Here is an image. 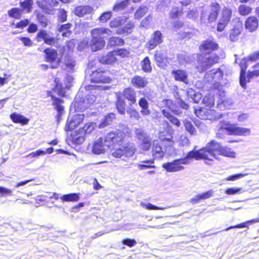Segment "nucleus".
<instances>
[{
  "label": "nucleus",
  "mask_w": 259,
  "mask_h": 259,
  "mask_svg": "<svg viewBox=\"0 0 259 259\" xmlns=\"http://www.w3.org/2000/svg\"><path fill=\"white\" fill-rule=\"evenodd\" d=\"M138 139L140 141V148L143 151H149L152 146V139L143 132H140L137 134Z\"/></svg>",
  "instance_id": "17"
},
{
  "label": "nucleus",
  "mask_w": 259,
  "mask_h": 259,
  "mask_svg": "<svg viewBox=\"0 0 259 259\" xmlns=\"http://www.w3.org/2000/svg\"><path fill=\"white\" fill-rule=\"evenodd\" d=\"M183 14V11L182 9L178 7L173 8L169 13V18L171 19H176L181 17Z\"/></svg>",
  "instance_id": "48"
},
{
  "label": "nucleus",
  "mask_w": 259,
  "mask_h": 259,
  "mask_svg": "<svg viewBox=\"0 0 259 259\" xmlns=\"http://www.w3.org/2000/svg\"><path fill=\"white\" fill-rule=\"evenodd\" d=\"M63 202H77L79 199V194L76 193H72L65 194L61 197Z\"/></svg>",
  "instance_id": "39"
},
{
  "label": "nucleus",
  "mask_w": 259,
  "mask_h": 259,
  "mask_svg": "<svg viewBox=\"0 0 259 259\" xmlns=\"http://www.w3.org/2000/svg\"><path fill=\"white\" fill-rule=\"evenodd\" d=\"M131 84L136 89H144L149 83L148 79L140 75H135L131 78Z\"/></svg>",
  "instance_id": "25"
},
{
  "label": "nucleus",
  "mask_w": 259,
  "mask_h": 259,
  "mask_svg": "<svg viewBox=\"0 0 259 259\" xmlns=\"http://www.w3.org/2000/svg\"><path fill=\"white\" fill-rule=\"evenodd\" d=\"M232 16V9L229 7H224L221 11V17L217 23V30L218 32H222L225 30L231 21Z\"/></svg>",
  "instance_id": "9"
},
{
  "label": "nucleus",
  "mask_w": 259,
  "mask_h": 259,
  "mask_svg": "<svg viewBox=\"0 0 259 259\" xmlns=\"http://www.w3.org/2000/svg\"><path fill=\"white\" fill-rule=\"evenodd\" d=\"M113 50L116 55V57L118 56L122 59L127 58L129 57L130 55V50L126 48H118Z\"/></svg>",
  "instance_id": "46"
},
{
  "label": "nucleus",
  "mask_w": 259,
  "mask_h": 259,
  "mask_svg": "<svg viewBox=\"0 0 259 259\" xmlns=\"http://www.w3.org/2000/svg\"><path fill=\"white\" fill-rule=\"evenodd\" d=\"M250 60H248V58L247 59L243 58L241 59L239 63V66L240 68L239 82L241 86L244 88H245L246 85V72L248 66V62Z\"/></svg>",
  "instance_id": "22"
},
{
  "label": "nucleus",
  "mask_w": 259,
  "mask_h": 259,
  "mask_svg": "<svg viewBox=\"0 0 259 259\" xmlns=\"http://www.w3.org/2000/svg\"><path fill=\"white\" fill-rule=\"evenodd\" d=\"M134 28V23L129 21L123 27L118 29L116 33L118 35H128L132 33Z\"/></svg>",
  "instance_id": "33"
},
{
  "label": "nucleus",
  "mask_w": 259,
  "mask_h": 259,
  "mask_svg": "<svg viewBox=\"0 0 259 259\" xmlns=\"http://www.w3.org/2000/svg\"><path fill=\"white\" fill-rule=\"evenodd\" d=\"M45 54V61L51 64V68H57L61 62V59L58 57L57 51L54 49L47 48L44 50Z\"/></svg>",
  "instance_id": "11"
},
{
  "label": "nucleus",
  "mask_w": 259,
  "mask_h": 259,
  "mask_svg": "<svg viewBox=\"0 0 259 259\" xmlns=\"http://www.w3.org/2000/svg\"><path fill=\"white\" fill-rule=\"evenodd\" d=\"M162 103L165 107H167L175 114H179L180 112L178 109L176 104L171 100L165 99L162 100Z\"/></svg>",
  "instance_id": "36"
},
{
  "label": "nucleus",
  "mask_w": 259,
  "mask_h": 259,
  "mask_svg": "<svg viewBox=\"0 0 259 259\" xmlns=\"http://www.w3.org/2000/svg\"><path fill=\"white\" fill-rule=\"evenodd\" d=\"M67 12L63 9L59 10L58 15V21L60 23H63L67 21Z\"/></svg>",
  "instance_id": "57"
},
{
  "label": "nucleus",
  "mask_w": 259,
  "mask_h": 259,
  "mask_svg": "<svg viewBox=\"0 0 259 259\" xmlns=\"http://www.w3.org/2000/svg\"><path fill=\"white\" fill-rule=\"evenodd\" d=\"M105 138L100 137L96 140L92 146V152L95 154H101L105 153Z\"/></svg>",
  "instance_id": "27"
},
{
  "label": "nucleus",
  "mask_w": 259,
  "mask_h": 259,
  "mask_svg": "<svg viewBox=\"0 0 259 259\" xmlns=\"http://www.w3.org/2000/svg\"><path fill=\"white\" fill-rule=\"evenodd\" d=\"M142 70L145 73H150L152 70L151 61L148 57H145L141 62Z\"/></svg>",
  "instance_id": "42"
},
{
  "label": "nucleus",
  "mask_w": 259,
  "mask_h": 259,
  "mask_svg": "<svg viewBox=\"0 0 259 259\" xmlns=\"http://www.w3.org/2000/svg\"><path fill=\"white\" fill-rule=\"evenodd\" d=\"M152 19V15H148L142 20V21L140 23V27L143 28L147 27L150 25V22L151 21Z\"/></svg>",
  "instance_id": "61"
},
{
  "label": "nucleus",
  "mask_w": 259,
  "mask_h": 259,
  "mask_svg": "<svg viewBox=\"0 0 259 259\" xmlns=\"http://www.w3.org/2000/svg\"><path fill=\"white\" fill-rule=\"evenodd\" d=\"M47 95L48 97H51L52 100V105L58 112L57 116H61L64 111V107L62 105L64 103V100L54 96L51 91H47Z\"/></svg>",
  "instance_id": "19"
},
{
  "label": "nucleus",
  "mask_w": 259,
  "mask_h": 259,
  "mask_svg": "<svg viewBox=\"0 0 259 259\" xmlns=\"http://www.w3.org/2000/svg\"><path fill=\"white\" fill-rule=\"evenodd\" d=\"M154 58L156 65L161 68L166 67L169 63V58L166 57L160 51L156 50L155 52Z\"/></svg>",
  "instance_id": "23"
},
{
  "label": "nucleus",
  "mask_w": 259,
  "mask_h": 259,
  "mask_svg": "<svg viewBox=\"0 0 259 259\" xmlns=\"http://www.w3.org/2000/svg\"><path fill=\"white\" fill-rule=\"evenodd\" d=\"M189 158L186 156L182 158L175 159L171 162H168L163 164L162 167L167 172H176L181 171L184 169L183 165L187 164L189 163Z\"/></svg>",
  "instance_id": "10"
},
{
  "label": "nucleus",
  "mask_w": 259,
  "mask_h": 259,
  "mask_svg": "<svg viewBox=\"0 0 259 259\" xmlns=\"http://www.w3.org/2000/svg\"><path fill=\"white\" fill-rule=\"evenodd\" d=\"M112 74L110 70L99 67L92 71L90 74V80L92 83H109L112 80Z\"/></svg>",
  "instance_id": "6"
},
{
  "label": "nucleus",
  "mask_w": 259,
  "mask_h": 259,
  "mask_svg": "<svg viewBox=\"0 0 259 259\" xmlns=\"http://www.w3.org/2000/svg\"><path fill=\"white\" fill-rule=\"evenodd\" d=\"M116 116L114 113H109L107 114L99 125L100 127H105L111 124L113 120L115 119Z\"/></svg>",
  "instance_id": "37"
},
{
  "label": "nucleus",
  "mask_w": 259,
  "mask_h": 259,
  "mask_svg": "<svg viewBox=\"0 0 259 259\" xmlns=\"http://www.w3.org/2000/svg\"><path fill=\"white\" fill-rule=\"evenodd\" d=\"M148 12V8L146 6H141L136 11L134 14L135 19L140 20L144 17Z\"/></svg>",
  "instance_id": "40"
},
{
  "label": "nucleus",
  "mask_w": 259,
  "mask_h": 259,
  "mask_svg": "<svg viewBox=\"0 0 259 259\" xmlns=\"http://www.w3.org/2000/svg\"><path fill=\"white\" fill-rule=\"evenodd\" d=\"M136 148L135 146L130 143H127L121 147L116 149L112 155L115 158H120L122 156L130 157H132L135 153Z\"/></svg>",
  "instance_id": "12"
},
{
  "label": "nucleus",
  "mask_w": 259,
  "mask_h": 259,
  "mask_svg": "<svg viewBox=\"0 0 259 259\" xmlns=\"http://www.w3.org/2000/svg\"><path fill=\"white\" fill-rule=\"evenodd\" d=\"M252 12V8L246 5H240L238 7V12L241 16H246Z\"/></svg>",
  "instance_id": "43"
},
{
  "label": "nucleus",
  "mask_w": 259,
  "mask_h": 259,
  "mask_svg": "<svg viewBox=\"0 0 259 259\" xmlns=\"http://www.w3.org/2000/svg\"><path fill=\"white\" fill-rule=\"evenodd\" d=\"M29 22L30 21L28 19H24L16 23L13 22L11 23V25L14 26L15 28L23 29L29 25Z\"/></svg>",
  "instance_id": "49"
},
{
  "label": "nucleus",
  "mask_w": 259,
  "mask_h": 259,
  "mask_svg": "<svg viewBox=\"0 0 259 259\" xmlns=\"http://www.w3.org/2000/svg\"><path fill=\"white\" fill-rule=\"evenodd\" d=\"M218 142L212 140L208 142L205 147L197 150H191L187 153V158L196 160H204L205 161H212L213 158L215 157V146Z\"/></svg>",
  "instance_id": "2"
},
{
  "label": "nucleus",
  "mask_w": 259,
  "mask_h": 259,
  "mask_svg": "<svg viewBox=\"0 0 259 259\" xmlns=\"http://www.w3.org/2000/svg\"><path fill=\"white\" fill-rule=\"evenodd\" d=\"M92 7L89 5L78 6L74 10V14L79 17H83L85 15L91 14L93 11Z\"/></svg>",
  "instance_id": "29"
},
{
  "label": "nucleus",
  "mask_w": 259,
  "mask_h": 259,
  "mask_svg": "<svg viewBox=\"0 0 259 259\" xmlns=\"http://www.w3.org/2000/svg\"><path fill=\"white\" fill-rule=\"evenodd\" d=\"M202 103L204 105L203 107H200L198 109H194V113L196 116L202 119H207L208 118V114L212 113L213 110L211 109L214 106V98L210 95L205 96L202 100Z\"/></svg>",
  "instance_id": "7"
},
{
  "label": "nucleus",
  "mask_w": 259,
  "mask_h": 259,
  "mask_svg": "<svg viewBox=\"0 0 259 259\" xmlns=\"http://www.w3.org/2000/svg\"><path fill=\"white\" fill-rule=\"evenodd\" d=\"M163 42V36L160 30L155 31L146 45V48L151 51L155 49Z\"/></svg>",
  "instance_id": "14"
},
{
  "label": "nucleus",
  "mask_w": 259,
  "mask_h": 259,
  "mask_svg": "<svg viewBox=\"0 0 259 259\" xmlns=\"http://www.w3.org/2000/svg\"><path fill=\"white\" fill-rule=\"evenodd\" d=\"M127 18L123 21L122 19H114L110 22L109 26L111 28H117L120 27L124 22Z\"/></svg>",
  "instance_id": "56"
},
{
  "label": "nucleus",
  "mask_w": 259,
  "mask_h": 259,
  "mask_svg": "<svg viewBox=\"0 0 259 259\" xmlns=\"http://www.w3.org/2000/svg\"><path fill=\"white\" fill-rule=\"evenodd\" d=\"M162 113L164 117H165L172 124L179 127L181 125V123L179 119L171 115L169 112L163 110Z\"/></svg>",
  "instance_id": "45"
},
{
  "label": "nucleus",
  "mask_w": 259,
  "mask_h": 259,
  "mask_svg": "<svg viewBox=\"0 0 259 259\" xmlns=\"http://www.w3.org/2000/svg\"><path fill=\"white\" fill-rule=\"evenodd\" d=\"M253 69L252 71H248L247 73V77L248 80L253 77L259 76V62L253 65Z\"/></svg>",
  "instance_id": "52"
},
{
  "label": "nucleus",
  "mask_w": 259,
  "mask_h": 259,
  "mask_svg": "<svg viewBox=\"0 0 259 259\" xmlns=\"http://www.w3.org/2000/svg\"><path fill=\"white\" fill-rule=\"evenodd\" d=\"M122 243L126 245L129 247H132L133 246H135L137 242L136 240L135 239H131V238H124L121 241Z\"/></svg>",
  "instance_id": "60"
},
{
  "label": "nucleus",
  "mask_w": 259,
  "mask_h": 259,
  "mask_svg": "<svg viewBox=\"0 0 259 259\" xmlns=\"http://www.w3.org/2000/svg\"><path fill=\"white\" fill-rule=\"evenodd\" d=\"M212 190H209L202 194L196 195L194 197L190 199V202L192 204L198 203L200 200H205L210 198L212 196Z\"/></svg>",
  "instance_id": "35"
},
{
  "label": "nucleus",
  "mask_w": 259,
  "mask_h": 259,
  "mask_svg": "<svg viewBox=\"0 0 259 259\" xmlns=\"http://www.w3.org/2000/svg\"><path fill=\"white\" fill-rule=\"evenodd\" d=\"M214 71L213 72V75L212 76V79L214 81H220L223 79L224 76V72L220 68H218L216 69L212 70Z\"/></svg>",
  "instance_id": "54"
},
{
  "label": "nucleus",
  "mask_w": 259,
  "mask_h": 259,
  "mask_svg": "<svg viewBox=\"0 0 259 259\" xmlns=\"http://www.w3.org/2000/svg\"><path fill=\"white\" fill-rule=\"evenodd\" d=\"M219 48V45L218 43L209 39L203 41L199 47V51L204 54H209Z\"/></svg>",
  "instance_id": "16"
},
{
  "label": "nucleus",
  "mask_w": 259,
  "mask_h": 259,
  "mask_svg": "<svg viewBox=\"0 0 259 259\" xmlns=\"http://www.w3.org/2000/svg\"><path fill=\"white\" fill-rule=\"evenodd\" d=\"M33 0H21L20 6L23 11L29 13L32 11Z\"/></svg>",
  "instance_id": "44"
},
{
  "label": "nucleus",
  "mask_w": 259,
  "mask_h": 259,
  "mask_svg": "<svg viewBox=\"0 0 259 259\" xmlns=\"http://www.w3.org/2000/svg\"><path fill=\"white\" fill-rule=\"evenodd\" d=\"M151 149L152 155L154 159H160L163 158L164 152L157 140L153 141L152 146Z\"/></svg>",
  "instance_id": "24"
},
{
  "label": "nucleus",
  "mask_w": 259,
  "mask_h": 259,
  "mask_svg": "<svg viewBox=\"0 0 259 259\" xmlns=\"http://www.w3.org/2000/svg\"><path fill=\"white\" fill-rule=\"evenodd\" d=\"M219 60V57L217 55L209 56L205 61L199 63L197 68L200 72L205 71L213 65L218 63Z\"/></svg>",
  "instance_id": "20"
},
{
  "label": "nucleus",
  "mask_w": 259,
  "mask_h": 259,
  "mask_svg": "<svg viewBox=\"0 0 259 259\" xmlns=\"http://www.w3.org/2000/svg\"><path fill=\"white\" fill-rule=\"evenodd\" d=\"M23 11L21 8H13L8 11V14L10 17L19 20L22 17Z\"/></svg>",
  "instance_id": "38"
},
{
  "label": "nucleus",
  "mask_w": 259,
  "mask_h": 259,
  "mask_svg": "<svg viewBox=\"0 0 259 259\" xmlns=\"http://www.w3.org/2000/svg\"><path fill=\"white\" fill-rule=\"evenodd\" d=\"M110 30L106 28H96L91 30L92 39L90 46L92 51L101 50L105 45L104 34H108Z\"/></svg>",
  "instance_id": "4"
},
{
  "label": "nucleus",
  "mask_w": 259,
  "mask_h": 259,
  "mask_svg": "<svg viewBox=\"0 0 259 259\" xmlns=\"http://www.w3.org/2000/svg\"><path fill=\"white\" fill-rule=\"evenodd\" d=\"M241 33L240 28L237 27H235L232 28L230 33V39L232 41H235L237 40L239 35Z\"/></svg>",
  "instance_id": "51"
},
{
  "label": "nucleus",
  "mask_w": 259,
  "mask_h": 259,
  "mask_svg": "<svg viewBox=\"0 0 259 259\" xmlns=\"http://www.w3.org/2000/svg\"><path fill=\"white\" fill-rule=\"evenodd\" d=\"M126 134L121 130L117 129L112 131L104 137L105 143L106 147L109 148L114 149L115 147H120L125 142Z\"/></svg>",
  "instance_id": "5"
},
{
  "label": "nucleus",
  "mask_w": 259,
  "mask_h": 259,
  "mask_svg": "<svg viewBox=\"0 0 259 259\" xmlns=\"http://www.w3.org/2000/svg\"><path fill=\"white\" fill-rule=\"evenodd\" d=\"M171 74L175 80L182 82L186 84L189 83L188 75L187 72L183 69H176L171 71Z\"/></svg>",
  "instance_id": "26"
},
{
  "label": "nucleus",
  "mask_w": 259,
  "mask_h": 259,
  "mask_svg": "<svg viewBox=\"0 0 259 259\" xmlns=\"http://www.w3.org/2000/svg\"><path fill=\"white\" fill-rule=\"evenodd\" d=\"M19 39L22 42L23 45L25 47H30L33 46V42L32 40L28 37H19Z\"/></svg>",
  "instance_id": "62"
},
{
  "label": "nucleus",
  "mask_w": 259,
  "mask_h": 259,
  "mask_svg": "<svg viewBox=\"0 0 259 259\" xmlns=\"http://www.w3.org/2000/svg\"><path fill=\"white\" fill-rule=\"evenodd\" d=\"M98 61L102 64L108 65H113L118 62V58L113 50L108 52L106 55L98 57Z\"/></svg>",
  "instance_id": "21"
},
{
  "label": "nucleus",
  "mask_w": 259,
  "mask_h": 259,
  "mask_svg": "<svg viewBox=\"0 0 259 259\" xmlns=\"http://www.w3.org/2000/svg\"><path fill=\"white\" fill-rule=\"evenodd\" d=\"M138 104L141 109L140 113L143 116H147L151 114L149 103L145 98H140L138 101Z\"/></svg>",
  "instance_id": "31"
},
{
  "label": "nucleus",
  "mask_w": 259,
  "mask_h": 259,
  "mask_svg": "<svg viewBox=\"0 0 259 259\" xmlns=\"http://www.w3.org/2000/svg\"><path fill=\"white\" fill-rule=\"evenodd\" d=\"M84 118L83 114H76L70 117H69L65 126V131L69 132L75 130L83 122Z\"/></svg>",
  "instance_id": "13"
},
{
  "label": "nucleus",
  "mask_w": 259,
  "mask_h": 259,
  "mask_svg": "<svg viewBox=\"0 0 259 259\" xmlns=\"http://www.w3.org/2000/svg\"><path fill=\"white\" fill-rule=\"evenodd\" d=\"M72 27V24L70 23H67L61 25L58 28V31L59 32H62V35L63 36H66L67 34H70L71 31L69 29Z\"/></svg>",
  "instance_id": "47"
},
{
  "label": "nucleus",
  "mask_w": 259,
  "mask_h": 259,
  "mask_svg": "<svg viewBox=\"0 0 259 259\" xmlns=\"http://www.w3.org/2000/svg\"><path fill=\"white\" fill-rule=\"evenodd\" d=\"M223 130L227 131L228 135L234 136H246L250 133L249 128L236 126L235 124L227 123L222 125L219 129L216 134L217 138L222 139L224 137Z\"/></svg>",
  "instance_id": "8"
},
{
  "label": "nucleus",
  "mask_w": 259,
  "mask_h": 259,
  "mask_svg": "<svg viewBox=\"0 0 259 259\" xmlns=\"http://www.w3.org/2000/svg\"><path fill=\"white\" fill-rule=\"evenodd\" d=\"M131 119L139 120L141 118L140 113L135 108H131L127 111Z\"/></svg>",
  "instance_id": "55"
},
{
  "label": "nucleus",
  "mask_w": 259,
  "mask_h": 259,
  "mask_svg": "<svg viewBox=\"0 0 259 259\" xmlns=\"http://www.w3.org/2000/svg\"><path fill=\"white\" fill-rule=\"evenodd\" d=\"M129 4V0L122 1L120 3L115 4L113 6L112 10L114 11L123 10L127 7Z\"/></svg>",
  "instance_id": "53"
},
{
  "label": "nucleus",
  "mask_w": 259,
  "mask_h": 259,
  "mask_svg": "<svg viewBox=\"0 0 259 259\" xmlns=\"http://www.w3.org/2000/svg\"><path fill=\"white\" fill-rule=\"evenodd\" d=\"M184 125L186 131L191 135L194 134L196 132V130L190 121L185 120L184 121Z\"/></svg>",
  "instance_id": "58"
},
{
  "label": "nucleus",
  "mask_w": 259,
  "mask_h": 259,
  "mask_svg": "<svg viewBox=\"0 0 259 259\" xmlns=\"http://www.w3.org/2000/svg\"><path fill=\"white\" fill-rule=\"evenodd\" d=\"M108 44L113 47L122 46L125 44L123 39L117 36H112L108 40Z\"/></svg>",
  "instance_id": "41"
},
{
  "label": "nucleus",
  "mask_w": 259,
  "mask_h": 259,
  "mask_svg": "<svg viewBox=\"0 0 259 259\" xmlns=\"http://www.w3.org/2000/svg\"><path fill=\"white\" fill-rule=\"evenodd\" d=\"M35 38L37 41L39 42L43 40L45 44L50 46L55 45L56 42L55 38L49 37L47 32L45 30H39L37 32Z\"/></svg>",
  "instance_id": "28"
},
{
  "label": "nucleus",
  "mask_w": 259,
  "mask_h": 259,
  "mask_svg": "<svg viewBox=\"0 0 259 259\" xmlns=\"http://www.w3.org/2000/svg\"><path fill=\"white\" fill-rule=\"evenodd\" d=\"M154 160L153 158L149 160H146L142 161V164L139 165V167L141 169H144L149 168H155L154 164Z\"/></svg>",
  "instance_id": "50"
},
{
  "label": "nucleus",
  "mask_w": 259,
  "mask_h": 259,
  "mask_svg": "<svg viewBox=\"0 0 259 259\" xmlns=\"http://www.w3.org/2000/svg\"><path fill=\"white\" fill-rule=\"evenodd\" d=\"M115 107L118 112L121 115L124 114L126 109L127 101L130 105H133L137 102V92L132 87L125 88L122 93H116Z\"/></svg>",
  "instance_id": "1"
},
{
  "label": "nucleus",
  "mask_w": 259,
  "mask_h": 259,
  "mask_svg": "<svg viewBox=\"0 0 259 259\" xmlns=\"http://www.w3.org/2000/svg\"><path fill=\"white\" fill-rule=\"evenodd\" d=\"M10 117L14 123H20L22 125L27 124L29 122V119L16 112L12 113Z\"/></svg>",
  "instance_id": "34"
},
{
  "label": "nucleus",
  "mask_w": 259,
  "mask_h": 259,
  "mask_svg": "<svg viewBox=\"0 0 259 259\" xmlns=\"http://www.w3.org/2000/svg\"><path fill=\"white\" fill-rule=\"evenodd\" d=\"M221 5L217 1L212 2L209 6V13L207 18V23L212 24L215 23L220 13Z\"/></svg>",
  "instance_id": "15"
},
{
  "label": "nucleus",
  "mask_w": 259,
  "mask_h": 259,
  "mask_svg": "<svg viewBox=\"0 0 259 259\" xmlns=\"http://www.w3.org/2000/svg\"><path fill=\"white\" fill-rule=\"evenodd\" d=\"M75 65V61L70 56H66L65 58V66L66 68L72 69Z\"/></svg>",
  "instance_id": "59"
},
{
  "label": "nucleus",
  "mask_w": 259,
  "mask_h": 259,
  "mask_svg": "<svg viewBox=\"0 0 259 259\" xmlns=\"http://www.w3.org/2000/svg\"><path fill=\"white\" fill-rule=\"evenodd\" d=\"M158 137L161 142H167L169 146H172L175 144L171 133L167 130L160 132L159 134Z\"/></svg>",
  "instance_id": "32"
},
{
  "label": "nucleus",
  "mask_w": 259,
  "mask_h": 259,
  "mask_svg": "<svg viewBox=\"0 0 259 259\" xmlns=\"http://www.w3.org/2000/svg\"><path fill=\"white\" fill-rule=\"evenodd\" d=\"M244 28L247 32L250 33L256 31L259 28L258 18L254 15L246 18L244 21Z\"/></svg>",
  "instance_id": "18"
},
{
  "label": "nucleus",
  "mask_w": 259,
  "mask_h": 259,
  "mask_svg": "<svg viewBox=\"0 0 259 259\" xmlns=\"http://www.w3.org/2000/svg\"><path fill=\"white\" fill-rule=\"evenodd\" d=\"M215 152H218L219 155L229 157H234L235 153L231 150V149L227 147L222 146L218 142L217 146L215 147Z\"/></svg>",
  "instance_id": "30"
},
{
  "label": "nucleus",
  "mask_w": 259,
  "mask_h": 259,
  "mask_svg": "<svg viewBox=\"0 0 259 259\" xmlns=\"http://www.w3.org/2000/svg\"><path fill=\"white\" fill-rule=\"evenodd\" d=\"M248 60L251 62L259 61V51L255 52L248 56Z\"/></svg>",
  "instance_id": "64"
},
{
  "label": "nucleus",
  "mask_w": 259,
  "mask_h": 259,
  "mask_svg": "<svg viewBox=\"0 0 259 259\" xmlns=\"http://www.w3.org/2000/svg\"><path fill=\"white\" fill-rule=\"evenodd\" d=\"M111 16L112 13L111 12H106L101 14L99 19L101 22H106L111 18Z\"/></svg>",
  "instance_id": "63"
},
{
  "label": "nucleus",
  "mask_w": 259,
  "mask_h": 259,
  "mask_svg": "<svg viewBox=\"0 0 259 259\" xmlns=\"http://www.w3.org/2000/svg\"><path fill=\"white\" fill-rule=\"evenodd\" d=\"M96 127V123L95 122H87L78 130L70 131V134L67 136V140L72 144L80 145L84 142L86 136L91 134Z\"/></svg>",
  "instance_id": "3"
}]
</instances>
